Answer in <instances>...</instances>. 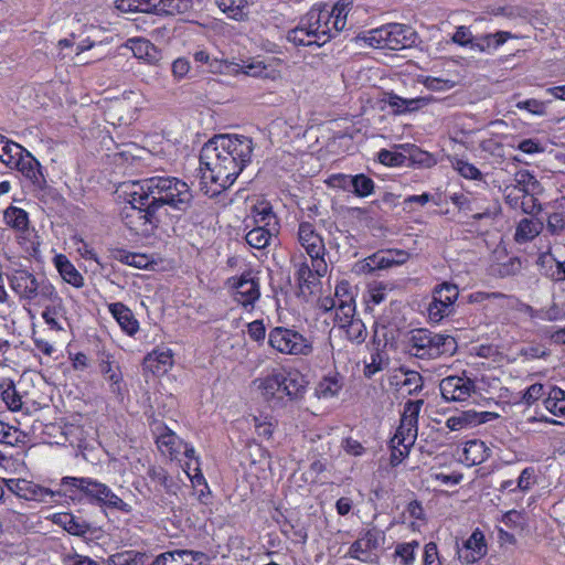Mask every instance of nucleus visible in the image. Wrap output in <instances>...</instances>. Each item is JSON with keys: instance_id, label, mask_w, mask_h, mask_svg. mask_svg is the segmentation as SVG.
<instances>
[{"instance_id": "1", "label": "nucleus", "mask_w": 565, "mask_h": 565, "mask_svg": "<svg viewBox=\"0 0 565 565\" xmlns=\"http://www.w3.org/2000/svg\"><path fill=\"white\" fill-rule=\"evenodd\" d=\"M244 169V163L234 161V157H230L226 152L221 151L220 145H214L210 139L200 152V171L202 173V184L211 183L212 189L202 188L205 194L211 198L220 194L228 189L237 179Z\"/></svg>"}, {"instance_id": "2", "label": "nucleus", "mask_w": 565, "mask_h": 565, "mask_svg": "<svg viewBox=\"0 0 565 565\" xmlns=\"http://www.w3.org/2000/svg\"><path fill=\"white\" fill-rule=\"evenodd\" d=\"M158 211L168 206L174 212L188 213L195 205L191 188L174 177H151L139 182Z\"/></svg>"}, {"instance_id": "3", "label": "nucleus", "mask_w": 565, "mask_h": 565, "mask_svg": "<svg viewBox=\"0 0 565 565\" xmlns=\"http://www.w3.org/2000/svg\"><path fill=\"white\" fill-rule=\"evenodd\" d=\"M129 205L121 212L125 226L135 235L151 237L160 225V215L150 198L146 200V192L139 185V190L130 193Z\"/></svg>"}, {"instance_id": "4", "label": "nucleus", "mask_w": 565, "mask_h": 565, "mask_svg": "<svg viewBox=\"0 0 565 565\" xmlns=\"http://www.w3.org/2000/svg\"><path fill=\"white\" fill-rule=\"evenodd\" d=\"M349 3L338 2L332 10L312 8L307 14L308 29L315 33L313 41L322 46L334 38L345 26Z\"/></svg>"}, {"instance_id": "5", "label": "nucleus", "mask_w": 565, "mask_h": 565, "mask_svg": "<svg viewBox=\"0 0 565 565\" xmlns=\"http://www.w3.org/2000/svg\"><path fill=\"white\" fill-rule=\"evenodd\" d=\"M358 40L376 49L398 51L415 45L417 33L409 25L390 23L360 34Z\"/></svg>"}, {"instance_id": "6", "label": "nucleus", "mask_w": 565, "mask_h": 565, "mask_svg": "<svg viewBox=\"0 0 565 565\" xmlns=\"http://www.w3.org/2000/svg\"><path fill=\"white\" fill-rule=\"evenodd\" d=\"M61 487L66 488L64 494L66 495L70 492L68 497L72 499L74 498L72 493L79 491L99 505H106L124 512L129 511V505L115 494L108 486L90 478L64 477L61 480Z\"/></svg>"}, {"instance_id": "7", "label": "nucleus", "mask_w": 565, "mask_h": 565, "mask_svg": "<svg viewBox=\"0 0 565 565\" xmlns=\"http://www.w3.org/2000/svg\"><path fill=\"white\" fill-rule=\"evenodd\" d=\"M408 344L412 354L418 359H436L440 355H452L457 351L454 337L434 333L427 329L412 330Z\"/></svg>"}, {"instance_id": "8", "label": "nucleus", "mask_w": 565, "mask_h": 565, "mask_svg": "<svg viewBox=\"0 0 565 565\" xmlns=\"http://www.w3.org/2000/svg\"><path fill=\"white\" fill-rule=\"evenodd\" d=\"M268 344L286 355L308 356L313 352L310 339L292 328L275 327L269 331Z\"/></svg>"}, {"instance_id": "9", "label": "nucleus", "mask_w": 565, "mask_h": 565, "mask_svg": "<svg viewBox=\"0 0 565 565\" xmlns=\"http://www.w3.org/2000/svg\"><path fill=\"white\" fill-rule=\"evenodd\" d=\"M192 0H118L116 9L121 12H145L154 14H183L192 9Z\"/></svg>"}, {"instance_id": "10", "label": "nucleus", "mask_w": 565, "mask_h": 565, "mask_svg": "<svg viewBox=\"0 0 565 565\" xmlns=\"http://www.w3.org/2000/svg\"><path fill=\"white\" fill-rule=\"evenodd\" d=\"M459 290L457 285L444 281L437 285L433 291V300L427 311L433 322H439L454 312V303L458 299Z\"/></svg>"}, {"instance_id": "11", "label": "nucleus", "mask_w": 565, "mask_h": 565, "mask_svg": "<svg viewBox=\"0 0 565 565\" xmlns=\"http://www.w3.org/2000/svg\"><path fill=\"white\" fill-rule=\"evenodd\" d=\"M214 145L221 146V151L234 157L237 163H244V168L250 162L254 143L249 137L243 135H218L212 138Z\"/></svg>"}, {"instance_id": "12", "label": "nucleus", "mask_w": 565, "mask_h": 565, "mask_svg": "<svg viewBox=\"0 0 565 565\" xmlns=\"http://www.w3.org/2000/svg\"><path fill=\"white\" fill-rule=\"evenodd\" d=\"M439 390L445 401L463 402L476 392V384L469 377L451 375L440 381Z\"/></svg>"}, {"instance_id": "13", "label": "nucleus", "mask_w": 565, "mask_h": 565, "mask_svg": "<svg viewBox=\"0 0 565 565\" xmlns=\"http://www.w3.org/2000/svg\"><path fill=\"white\" fill-rule=\"evenodd\" d=\"M235 289V300L243 307H254V303L260 297L259 281L252 277L250 273H244L238 278H232Z\"/></svg>"}, {"instance_id": "14", "label": "nucleus", "mask_w": 565, "mask_h": 565, "mask_svg": "<svg viewBox=\"0 0 565 565\" xmlns=\"http://www.w3.org/2000/svg\"><path fill=\"white\" fill-rule=\"evenodd\" d=\"M383 100L392 108V113L396 116L417 111L430 105L435 98L431 95L415 98H404L394 92L384 94Z\"/></svg>"}, {"instance_id": "15", "label": "nucleus", "mask_w": 565, "mask_h": 565, "mask_svg": "<svg viewBox=\"0 0 565 565\" xmlns=\"http://www.w3.org/2000/svg\"><path fill=\"white\" fill-rule=\"evenodd\" d=\"M150 428L156 438L158 448L163 454H169L170 456H173L180 452L181 440L162 422L153 419L150 423Z\"/></svg>"}, {"instance_id": "16", "label": "nucleus", "mask_w": 565, "mask_h": 565, "mask_svg": "<svg viewBox=\"0 0 565 565\" xmlns=\"http://www.w3.org/2000/svg\"><path fill=\"white\" fill-rule=\"evenodd\" d=\"M39 277L28 270H15L9 278L10 287L24 300H34Z\"/></svg>"}, {"instance_id": "17", "label": "nucleus", "mask_w": 565, "mask_h": 565, "mask_svg": "<svg viewBox=\"0 0 565 565\" xmlns=\"http://www.w3.org/2000/svg\"><path fill=\"white\" fill-rule=\"evenodd\" d=\"M381 532L376 529L365 531L349 548V556L361 562H365L369 552L380 546L379 539Z\"/></svg>"}, {"instance_id": "18", "label": "nucleus", "mask_w": 565, "mask_h": 565, "mask_svg": "<svg viewBox=\"0 0 565 565\" xmlns=\"http://www.w3.org/2000/svg\"><path fill=\"white\" fill-rule=\"evenodd\" d=\"M409 254L402 249H392L386 253H376L366 258L365 267L370 271L385 269L392 266L402 265L407 262Z\"/></svg>"}, {"instance_id": "19", "label": "nucleus", "mask_w": 565, "mask_h": 565, "mask_svg": "<svg viewBox=\"0 0 565 565\" xmlns=\"http://www.w3.org/2000/svg\"><path fill=\"white\" fill-rule=\"evenodd\" d=\"M12 168L21 172V174L30 181L31 185L33 183H43V178L45 175L43 173L42 166L28 150L22 154V157L14 161V166Z\"/></svg>"}, {"instance_id": "20", "label": "nucleus", "mask_w": 565, "mask_h": 565, "mask_svg": "<svg viewBox=\"0 0 565 565\" xmlns=\"http://www.w3.org/2000/svg\"><path fill=\"white\" fill-rule=\"evenodd\" d=\"M298 239L307 254L315 253L317 256L320 253H326V246L322 237L316 232L313 225L309 222L300 223Z\"/></svg>"}, {"instance_id": "21", "label": "nucleus", "mask_w": 565, "mask_h": 565, "mask_svg": "<svg viewBox=\"0 0 565 565\" xmlns=\"http://www.w3.org/2000/svg\"><path fill=\"white\" fill-rule=\"evenodd\" d=\"M536 265L541 274L552 280L561 281L565 279V260H558L551 252L540 254Z\"/></svg>"}, {"instance_id": "22", "label": "nucleus", "mask_w": 565, "mask_h": 565, "mask_svg": "<svg viewBox=\"0 0 565 565\" xmlns=\"http://www.w3.org/2000/svg\"><path fill=\"white\" fill-rule=\"evenodd\" d=\"M113 317L116 319L121 330L128 335H134L139 330V322L132 311L122 302H114L108 306Z\"/></svg>"}, {"instance_id": "23", "label": "nucleus", "mask_w": 565, "mask_h": 565, "mask_svg": "<svg viewBox=\"0 0 565 565\" xmlns=\"http://www.w3.org/2000/svg\"><path fill=\"white\" fill-rule=\"evenodd\" d=\"M279 232V223L278 221H274L270 223L269 227H257L252 228L246 235V243L256 249H264L269 244L273 237H275Z\"/></svg>"}, {"instance_id": "24", "label": "nucleus", "mask_w": 565, "mask_h": 565, "mask_svg": "<svg viewBox=\"0 0 565 565\" xmlns=\"http://www.w3.org/2000/svg\"><path fill=\"white\" fill-rule=\"evenodd\" d=\"M282 395L288 396L290 399H300L303 397L308 382L306 377L298 371L284 370Z\"/></svg>"}, {"instance_id": "25", "label": "nucleus", "mask_w": 565, "mask_h": 565, "mask_svg": "<svg viewBox=\"0 0 565 565\" xmlns=\"http://www.w3.org/2000/svg\"><path fill=\"white\" fill-rule=\"evenodd\" d=\"M53 521L72 535L83 536L90 531L88 522L71 513H57Z\"/></svg>"}, {"instance_id": "26", "label": "nucleus", "mask_w": 565, "mask_h": 565, "mask_svg": "<svg viewBox=\"0 0 565 565\" xmlns=\"http://www.w3.org/2000/svg\"><path fill=\"white\" fill-rule=\"evenodd\" d=\"M171 350L152 351L143 359V367L153 374H163L172 366Z\"/></svg>"}, {"instance_id": "27", "label": "nucleus", "mask_w": 565, "mask_h": 565, "mask_svg": "<svg viewBox=\"0 0 565 565\" xmlns=\"http://www.w3.org/2000/svg\"><path fill=\"white\" fill-rule=\"evenodd\" d=\"M512 36L513 35L507 31H498L495 33L479 35L476 36V41H473L472 50H477L482 53H491Z\"/></svg>"}, {"instance_id": "28", "label": "nucleus", "mask_w": 565, "mask_h": 565, "mask_svg": "<svg viewBox=\"0 0 565 565\" xmlns=\"http://www.w3.org/2000/svg\"><path fill=\"white\" fill-rule=\"evenodd\" d=\"M490 456V449L480 439L468 440L463 447V460L469 466L484 462Z\"/></svg>"}, {"instance_id": "29", "label": "nucleus", "mask_w": 565, "mask_h": 565, "mask_svg": "<svg viewBox=\"0 0 565 565\" xmlns=\"http://www.w3.org/2000/svg\"><path fill=\"white\" fill-rule=\"evenodd\" d=\"M55 266L67 284L81 288L84 286V277L81 273L74 267V265L66 258L64 255H57L54 258Z\"/></svg>"}, {"instance_id": "30", "label": "nucleus", "mask_w": 565, "mask_h": 565, "mask_svg": "<svg viewBox=\"0 0 565 565\" xmlns=\"http://www.w3.org/2000/svg\"><path fill=\"white\" fill-rule=\"evenodd\" d=\"M399 148L405 151L406 167L429 168L436 162L429 152L415 145H401Z\"/></svg>"}, {"instance_id": "31", "label": "nucleus", "mask_w": 565, "mask_h": 565, "mask_svg": "<svg viewBox=\"0 0 565 565\" xmlns=\"http://www.w3.org/2000/svg\"><path fill=\"white\" fill-rule=\"evenodd\" d=\"M305 23H308L306 15L301 18L296 28L289 30L287 33L286 39L296 46L316 45V42L313 41L315 33L311 32Z\"/></svg>"}, {"instance_id": "32", "label": "nucleus", "mask_w": 565, "mask_h": 565, "mask_svg": "<svg viewBox=\"0 0 565 565\" xmlns=\"http://www.w3.org/2000/svg\"><path fill=\"white\" fill-rule=\"evenodd\" d=\"M4 223L17 232H25L29 228V214L25 210L13 205L3 212Z\"/></svg>"}, {"instance_id": "33", "label": "nucleus", "mask_w": 565, "mask_h": 565, "mask_svg": "<svg viewBox=\"0 0 565 565\" xmlns=\"http://www.w3.org/2000/svg\"><path fill=\"white\" fill-rule=\"evenodd\" d=\"M417 437V425L412 424V419L401 422L391 444L411 448Z\"/></svg>"}, {"instance_id": "34", "label": "nucleus", "mask_w": 565, "mask_h": 565, "mask_svg": "<svg viewBox=\"0 0 565 565\" xmlns=\"http://www.w3.org/2000/svg\"><path fill=\"white\" fill-rule=\"evenodd\" d=\"M515 185L512 188L521 193H542L543 186L527 170H520L514 175Z\"/></svg>"}, {"instance_id": "35", "label": "nucleus", "mask_w": 565, "mask_h": 565, "mask_svg": "<svg viewBox=\"0 0 565 565\" xmlns=\"http://www.w3.org/2000/svg\"><path fill=\"white\" fill-rule=\"evenodd\" d=\"M543 230V221L539 217L535 220L523 218L520 221L516 232L515 239L518 242H527L533 239Z\"/></svg>"}, {"instance_id": "36", "label": "nucleus", "mask_w": 565, "mask_h": 565, "mask_svg": "<svg viewBox=\"0 0 565 565\" xmlns=\"http://www.w3.org/2000/svg\"><path fill=\"white\" fill-rule=\"evenodd\" d=\"M544 406L555 416H565V391L557 386L551 387Z\"/></svg>"}, {"instance_id": "37", "label": "nucleus", "mask_w": 565, "mask_h": 565, "mask_svg": "<svg viewBox=\"0 0 565 565\" xmlns=\"http://www.w3.org/2000/svg\"><path fill=\"white\" fill-rule=\"evenodd\" d=\"M555 210H561V212H553L547 215V231L553 235H558L563 231H565V196H562L559 200L555 201Z\"/></svg>"}, {"instance_id": "38", "label": "nucleus", "mask_w": 565, "mask_h": 565, "mask_svg": "<svg viewBox=\"0 0 565 565\" xmlns=\"http://www.w3.org/2000/svg\"><path fill=\"white\" fill-rule=\"evenodd\" d=\"M284 384H286V382H284V370L274 371L263 380L262 388L264 391V395L267 397L277 396L281 398Z\"/></svg>"}, {"instance_id": "39", "label": "nucleus", "mask_w": 565, "mask_h": 565, "mask_svg": "<svg viewBox=\"0 0 565 565\" xmlns=\"http://www.w3.org/2000/svg\"><path fill=\"white\" fill-rule=\"evenodd\" d=\"M297 280L300 289L302 291L308 290L309 294H313L316 287L320 284L318 276L306 262L301 263L297 269Z\"/></svg>"}, {"instance_id": "40", "label": "nucleus", "mask_w": 565, "mask_h": 565, "mask_svg": "<svg viewBox=\"0 0 565 565\" xmlns=\"http://www.w3.org/2000/svg\"><path fill=\"white\" fill-rule=\"evenodd\" d=\"M340 328L345 330L348 340L355 344H361L366 339V327L359 318L350 320L348 323L340 324Z\"/></svg>"}, {"instance_id": "41", "label": "nucleus", "mask_w": 565, "mask_h": 565, "mask_svg": "<svg viewBox=\"0 0 565 565\" xmlns=\"http://www.w3.org/2000/svg\"><path fill=\"white\" fill-rule=\"evenodd\" d=\"M35 299L51 301L52 303L61 302V298L55 290V287L43 276L39 277L36 290L34 292V300Z\"/></svg>"}, {"instance_id": "42", "label": "nucleus", "mask_w": 565, "mask_h": 565, "mask_svg": "<svg viewBox=\"0 0 565 565\" xmlns=\"http://www.w3.org/2000/svg\"><path fill=\"white\" fill-rule=\"evenodd\" d=\"M243 73L253 77L275 78L277 72L262 61H254L242 66Z\"/></svg>"}, {"instance_id": "43", "label": "nucleus", "mask_w": 565, "mask_h": 565, "mask_svg": "<svg viewBox=\"0 0 565 565\" xmlns=\"http://www.w3.org/2000/svg\"><path fill=\"white\" fill-rule=\"evenodd\" d=\"M355 315V303L353 297H348V299H340L335 309L334 321L340 326L348 323L350 320L356 319Z\"/></svg>"}, {"instance_id": "44", "label": "nucleus", "mask_w": 565, "mask_h": 565, "mask_svg": "<svg viewBox=\"0 0 565 565\" xmlns=\"http://www.w3.org/2000/svg\"><path fill=\"white\" fill-rule=\"evenodd\" d=\"M100 372L105 375L106 380L110 383V391L115 394H121V382L122 375L119 371V367L116 366V370L113 367L109 361H103L100 363Z\"/></svg>"}, {"instance_id": "45", "label": "nucleus", "mask_w": 565, "mask_h": 565, "mask_svg": "<svg viewBox=\"0 0 565 565\" xmlns=\"http://www.w3.org/2000/svg\"><path fill=\"white\" fill-rule=\"evenodd\" d=\"M32 191L34 195L44 204H53L58 202L61 199L57 191L47 184L45 177L43 178V183L41 182V184H32Z\"/></svg>"}, {"instance_id": "46", "label": "nucleus", "mask_w": 565, "mask_h": 565, "mask_svg": "<svg viewBox=\"0 0 565 565\" xmlns=\"http://www.w3.org/2000/svg\"><path fill=\"white\" fill-rule=\"evenodd\" d=\"M374 181L363 174H356L352 177V193L359 198H366L374 192Z\"/></svg>"}, {"instance_id": "47", "label": "nucleus", "mask_w": 565, "mask_h": 565, "mask_svg": "<svg viewBox=\"0 0 565 565\" xmlns=\"http://www.w3.org/2000/svg\"><path fill=\"white\" fill-rule=\"evenodd\" d=\"M2 154L0 160L8 167L12 168L14 166V161L18 158L22 157V154L26 151L21 145L9 141L7 139L6 143L1 148Z\"/></svg>"}, {"instance_id": "48", "label": "nucleus", "mask_w": 565, "mask_h": 565, "mask_svg": "<svg viewBox=\"0 0 565 565\" xmlns=\"http://www.w3.org/2000/svg\"><path fill=\"white\" fill-rule=\"evenodd\" d=\"M477 412L466 411L457 416H451L447 419L446 426L450 430H460L468 426H476Z\"/></svg>"}, {"instance_id": "49", "label": "nucleus", "mask_w": 565, "mask_h": 565, "mask_svg": "<svg viewBox=\"0 0 565 565\" xmlns=\"http://www.w3.org/2000/svg\"><path fill=\"white\" fill-rule=\"evenodd\" d=\"M342 384L335 376L322 379L317 388V395L321 398H329L335 396L341 390Z\"/></svg>"}, {"instance_id": "50", "label": "nucleus", "mask_w": 565, "mask_h": 565, "mask_svg": "<svg viewBox=\"0 0 565 565\" xmlns=\"http://www.w3.org/2000/svg\"><path fill=\"white\" fill-rule=\"evenodd\" d=\"M399 371L403 372L404 375L406 376L405 380L402 382V385L409 387L408 394H418L424 386L423 376L416 371L405 370L404 367H401Z\"/></svg>"}, {"instance_id": "51", "label": "nucleus", "mask_w": 565, "mask_h": 565, "mask_svg": "<svg viewBox=\"0 0 565 565\" xmlns=\"http://www.w3.org/2000/svg\"><path fill=\"white\" fill-rule=\"evenodd\" d=\"M379 161L387 167H406L405 151L393 152L387 149H381L377 153Z\"/></svg>"}, {"instance_id": "52", "label": "nucleus", "mask_w": 565, "mask_h": 565, "mask_svg": "<svg viewBox=\"0 0 565 565\" xmlns=\"http://www.w3.org/2000/svg\"><path fill=\"white\" fill-rule=\"evenodd\" d=\"M220 9L227 13L230 18L239 20L244 12L245 0H217L216 1Z\"/></svg>"}, {"instance_id": "53", "label": "nucleus", "mask_w": 565, "mask_h": 565, "mask_svg": "<svg viewBox=\"0 0 565 565\" xmlns=\"http://www.w3.org/2000/svg\"><path fill=\"white\" fill-rule=\"evenodd\" d=\"M125 106L126 104L122 102H114L109 104L105 110L107 121L111 125H127L129 118L120 114Z\"/></svg>"}, {"instance_id": "54", "label": "nucleus", "mask_w": 565, "mask_h": 565, "mask_svg": "<svg viewBox=\"0 0 565 565\" xmlns=\"http://www.w3.org/2000/svg\"><path fill=\"white\" fill-rule=\"evenodd\" d=\"M540 193H522V200L520 202V207L525 214H531L537 216L542 211V205L537 200V195Z\"/></svg>"}, {"instance_id": "55", "label": "nucleus", "mask_w": 565, "mask_h": 565, "mask_svg": "<svg viewBox=\"0 0 565 565\" xmlns=\"http://www.w3.org/2000/svg\"><path fill=\"white\" fill-rule=\"evenodd\" d=\"M468 548L472 550L478 556H484L487 554V544L484 542V535L480 530H475L468 540L463 542Z\"/></svg>"}, {"instance_id": "56", "label": "nucleus", "mask_w": 565, "mask_h": 565, "mask_svg": "<svg viewBox=\"0 0 565 565\" xmlns=\"http://www.w3.org/2000/svg\"><path fill=\"white\" fill-rule=\"evenodd\" d=\"M454 167L459 172V174L466 179L480 180L482 178V173L477 167L462 159H457L454 162Z\"/></svg>"}, {"instance_id": "57", "label": "nucleus", "mask_w": 565, "mask_h": 565, "mask_svg": "<svg viewBox=\"0 0 565 565\" xmlns=\"http://www.w3.org/2000/svg\"><path fill=\"white\" fill-rule=\"evenodd\" d=\"M130 43V49L138 58L149 57L151 56V52L156 51L154 45L146 39H132Z\"/></svg>"}, {"instance_id": "58", "label": "nucleus", "mask_w": 565, "mask_h": 565, "mask_svg": "<svg viewBox=\"0 0 565 565\" xmlns=\"http://www.w3.org/2000/svg\"><path fill=\"white\" fill-rule=\"evenodd\" d=\"M185 553V550L162 553L156 557L152 565H182V558Z\"/></svg>"}, {"instance_id": "59", "label": "nucleus", "mask_w": 565, "mask_h": 565, "mask_svg": "<svg viewBox=\"0 0 565 565\" xmlns=\"http://www.w3.org/2000/svg\"><path fill=\"white\" fill-rule=\"evenodd\" d=\"M452 42L461 45V46H469L471 50L473 49V41H476V36L472 35L469 28L465 25H460L456 29V32L454 33L451 38Z\"/></svg>"}, {"instance_id": "60", "label": "nucleus", "mask_w": 565, "mask_h": 565, "mask_svg": "<svg viewBox=\"0 0 565 565\" xmlns=\"http://www.w3.org/2000/svg\"><path fill=\"white\" fill-rule=\"evenodd\" d=\"M383 370V358L379 350L371 353L370 362H365L363 374L371 379L377 372Z\"/></svg>"}, {"instance_id": "61", "label": "nucleus", "mask_w": 565, "mask_h": 565, "mask_svg": "<svg viewBox=\"0 0 565 565\" xmlns=\"http://www.w3.org/2000/svg\"><path fill=\"white\" fill-rule=\"evenodd\" d=\"M423 404V399L406 402L401 422L406 423V420L412 419V424L417 425L418 414Z\"/></svg>"}, {"instance_id": "62", "label": "nucleus", "mask_w": 565, "mask_h": 565, "mask_svg": "<svg viewBox=\"0 0 565 565\" xmlns=\"http://www.w3.org/2000/svg\"><path fill=\"white\" fill-rule=\"evenodd\" d=\"M138 556L141 557L142 555L134 551H127L111 555L107 563L108 565H136Z\"/></svg>"}, {"instance_id": "63", "label": "nucleus", "mask_w": 565, "mask_h": 565, "mask_svg": "<svg viewBox=\"0 0 565 565\" xmlns=\"http://www.w3.org/2000/svg\"><path fill=\"white\" fill-rule=\"evenodd\" d=\"M254 218L257 227H269L270 223L278 221L270 206L256 210Z\"/></svg>"}, {"instance_id": "64", "label": "nucleus", "mask_w": 565, "mask_h": 565, "mask_svg": "<svg viewBox=\"0 0 565 565\" xmlns=\"http://www.w3.org/2000/svg\"><path fill=\"white\" fill-rule=\"evenodd\" d=\"M32 481L25 479L10 480L9 489L18 497L29 500Z\"/></svg>"}]
</instances>
